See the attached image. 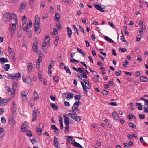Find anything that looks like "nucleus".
<instances>
[{"label": "nucleus", "mask_w": 148, "mask_h": 148, "mask_svg": "<svg viewBox=\"0 0 148 148\" xmlns=\"http://www.w3.org/2000/svg\"><path fill=\"white\" fill-rule=\"evenodd\" d=\"M12 106H13V107L12 108V109L13 110H15L16 109V105L14 102H13L12 103Z\"/></svg>", "instance_id": "052dcab7"}, {"label": "nucleus", "mask_w": 148, "mask_h": 148, "mask_svg": "<svg viewBox=\"0 0 148 148\" xmlns=\"http://www.w3.org/2000/svg\"><path fill=\"white\" fill-rule=\"evenodd\" d=\"M136 104L137 105H139V106L138 107V109L140 110H142V106L141 105V103H136Z\"/></svg>", "instance_id": "5fc2aeb1"}, {"label": "nucleus", "mask_w": 148, "mask_h": 148, "mask_svg": "<svg viewBox=\"0 0 148 148\" xmlns=\"http://www.w3.org/2000/svg\"><path fill=\"white\" fill-rule=\"evenodd\" d=\"M123 144L125 148H130L129 145L126 143H123Z\"/></svg>", "instance_id": "680f3d73"}, {"label": "nucleus", "mask_w": 148, "mask_h": 148, "mask_svg": "<svg viewBox=\"0 0 148 148\" xmlns=\"http://www.w3.org/2000/svg\"><path fill=\"white\" fill-rule=\"evenodd\" d=\"M22 28L24 31H26L27 32V35L28 36H30L31 35V32H29V31H27L29 28V25H22Z\"/></svg>", "instance_id": "0eeeda50"}, {"label": "nucleus", "mask_w": 148, "mask_h": 148, "mask_svg": "<svg viewBox=\"0 0 148 148\" xmlns=\"http://www.w3.org/2000/svg\"><path fill=\"white\" fill-rule=\"evenodd\" d=\"M58 140V138L57 137H55L54 138V145L57 148H60V145L59 144Z\"/></svg>", "instance_id": "6e6552de"}, {"label": "nucleus", "mask_w": 148, "mask_h": 148, "mask_svg": "<svg viewBox=\"0 0 148 148\" xmlns=\"http://www.w3.org/2000/svg\"><path fill=\"white\" fill-rule=\"evenodd\" d=\"M82 73V76L83 78L86 79L88 78L86 74L84 72V73Z\"/></svg>", "instance_id": "6e6d98bb"}, {"label": "nucleus", "mask_w": 148, "mask_h": 148, "mask_svg": "<svg viewBox=\"0 0 148 148\" xmlns=\"http://www.w3.org/2000/svg\"><path fill=\"white\" fill-rule=\"evenodd\" d=\"M60 17V15L58 13H56L55 16V18L58 20L59 19Z\"/></svg>", "instance_id": "c9c22d12"}, {"label": "nucleus", "mask_w": 148, "mask_h": 148, "mask_svg": "<svg viewBox=\"0 0 148 148\" xmlns=\"http://www.w3.org/2000/svg\"><path fill=\"white\" fill-rule=\"evenodd\" d=\"M27 84L30 85H32V82L31 78L30 76H29L27 77Z\"/></svg>", "instance_id": "393cba45"}, {"label": "nucleus", "mask_w": 148, "mask_h": 148, "mask_svg": "<svg viewBox=\"0 0 148 148\" xmlns=\"http://www.w3.org/2000/svg\"><path fill=\"white\" fill-rule=\"evenodd\" d=\"M23 24V25H28V22L26 19V17L25 15H24L22 18V19Z\"/></svg>", "instance_id": "f8f14e48"}, {"label": "nucleus", "mask_w": 148, "mask_h": 148, "mask_svg": "<svg viewBox=\"0 0 148 148\" xmlns=\"http://www.w3.org/2000/svg\"><path fill=\"white\" fill-rule=\"evenodd\" d=\"M94 5L96 8L97 10L101 12H104L103 9L101 8V6L98 4H94Z\"/></svg>", "instance_id": "9b49d317"}, {"label": "nucleus", "mask_w": 148, "mask_h": 148, "mask_svg": "<svg viewBox=\"0 0 148 148\" xmlns=\"http://www.w3.org/2000/svg\"><path fill=\"white\" fill-rule=\"evenodd\" d=\"M53 79L56 82H58L59 77H58L57 75L54 76L53 77Z\"/></svg>", "instance_id": "3c124183"}, {"label": "nucleus", "mask_w": 148, "mask_h": 148, "mask_svg": "<svg viewBox=\"0 0 148 148\" xmlns=\"http://www.w3.org/2000/svg\"><path fill=\"white\" fill-rule=\"evenodd\" d=\"M125 64L123 65V66L124 67H127V64L129 63L126 60H124Z\"/></svg>", "instance_id": "13d9d810"}, {"label": "nucleus", "mask_w": 148, "mask_h": 148, "mask_svg": "<svg viewBox=\"0 0 148 148\" xmlns=\"http://www.w3.org/2000/svg\"><path fill=\"white\" fill-rule=\"evenodd\" d=\"M79 72L80 73H84V71L83 70V69L82 68H80L79 67L78 68V69H77V72Z\"/></svg>", "instance_id": "49530a36"}, {"label": "nucleus", "mask_w": 148, "mask_h": 148, "mask_svg": "<svg viewBox=\"0 0 148 148\" xmlns=\"http://www.w3.org/2000/svg\"><path fill=\"white\" fill-rule=\"evenodd\" d=\"M40 19L38 16H36L35 17V23H40Z\"/></svg>", "instance_id": "c756f323"}, {"label": "nucleus", "mask_w": 148, "mask_h": 148, "mask_svg": "<svg viewBox=\"0 0 148 148\" xmlns=\"http://www.w3.org/2000/svg\"><path fill=\"white\" fill-rule=\"evenodd\" d=\"M39 24L40 23H34V29H36L38 28H40L39 27Z\"/></svg>", "instance_id": "de8ad7c7"}, {"label": "nucleus", "mask_w": 148, "mask_h": 148, "mask_svg": "<svg viewBox=\"0 0 148 148\" xmlns=\"http://www.w3.org/2000/svg\"><path fill=\"white\" fill-rule=\"evenodd\" d=\"M33 68V66L32 64L31 63H29L28 64L27 66V69L28 71V72L29 73L31 72Z\"/></svg>", "instance_id": "2eb2a0df"}, {"label": "nucleus", "mask_w": 148, "mask_h": 148, "mask_svg": "<svg viewBox=\"0 0 148 148\" xmlns=\"http://www.w3.org/2000/svg\"><path fill=\"white\" fill-rule=\"evenodd\" d=\"M64 68L65 70L66 71L67 73H69L70 75H71V71H70L68 67L67 66H64Z\"/></svg>", "instance_id": "bb28decb"}, {"label": "nucleus", "mask_w": 148, "mask_h": 148, "mask_svg": "<svg viewBox=\"0 0 148 148\" xmlns=\"http://www.w3.org/2000/svg\"><path fill=\"white\" fill-rule=\"evenodd\" d=\"M42 57L40 55L39 56V58L37 60V62H39L40 63V62H42Z\"/></svg>", "instance_id": "bf43d9fd"}, {"label": "nucleus", "mask_w": 148, "mask_h": 148, "mask_svg": "<svg viewBox=\"0 0 148 148\" xmlns=\"http://www.w3.org/2000/svg\"><path fill=\"white\" fill-rule=\"evenodd\" d=\"M37 113L36 110H34L33 113V119L32 121L35 122L37 120Z\"/></svg>", "instance_id": "9d476101"}, {"label": "nucleus", "mask_w": 148, "mask_h": 148, "mask_svg": "<svg viewBox=\"0 0 148 148\" xmlns=\"http://www.w3.org/2000/svg\"><path fill=\"white\" fill-rule=\"evenodd\" d=\"M0 62L1 63L3 64L4 63L8 62V59L4 58H0Z\"/></svg>", "instance_id": "6ab92c4d"}, {"label": "nucleus", "mask_w": 148, "mask_h": 148, "mask_svg": "<svg viewBox=\"0 0 148 148\" xmlns=\"http://www.w3.org/2000/svg\"><path fill=\"white\" fill-rule=\"evenodd\" d=\"M99 75H97L95 77H93L92 80L94 82H97L99 81Z\"/></svg>", "instance_id": "412c9836"}, {"label": "nucleus", "mask_w": 148, "mask_h": 148, "mask_svg": "<svg viewBox=\"0 0 148 148\" xmlns=\"http://www.w3.org/2000/svg\"><path fill=\"white\" fill-rule=\"evenodd\" d=\"M112 114L114 119L116 120H117L119 119V117L116 112L114 111Z\"/></svg>", "instance_id": "4be33fe9"}, {"label": "nucleus", "mask_w": 148, "mask_h": 148, "mask_svg": "<svg viewBox=\"0 0 148 148\" xmlns=\"http://www.w3.org/2000/svg\"><path fill=\"white\" fill-rule=\"evenodd\" d=\"M10 57V58L12 59L13 60H15V53L14 52L9 53Z\"/></svg>", "instance_id": "5701e85b"}, {"label": "nucleus", "mask_w": 148, "mask_h": 148, "mask_svg": "<svg viewBox=\"0 0 148 148\" xmlns=\"http://www.w3.org/2000/svg\"><path fill=\"white\" fill-rule=\"evenodd\" d=\"M71 143L74 146H75L77 147L82 148V146L79 143L73 140H71Z\"/></svg>", "instance_id": "1a4fd4ad"}, {"label": "nucleus", "mask_w": 148, "mask_h": 148, "mask_svg": "<svg viewBox=\"0 0 148 148\" xmlns=\"http://www.w3.org/2000/svg\"><path fill=\"white\" fill-rule=\"evenodd\" d=\"M38 44V42L37 40H34L33 43L32 48L33 51L36 53L40 55L41 53V52L40 50L37 47Z\"/></svg>", "instance_id": "7ed1b4c3"}, {"label": "nucleus", "mask_w": 148, "mask_h": 148, "mask_svg": "<svg viewBox=\"0 0 148 148\" xmlns=\"http://www.w3.org/2000/svg\"><path fill=\"white\" fill-rule=\"evenodd\" d=\"M38 77L40 80L42 81V77L41 73V71H39L38 73Z\"/></svg>", "instance_id": "58836bf2"}, {"label": "nucleus", "mask_w": 148, "mask_h": 148, "mask_svg": "<svg viewBox=\"0 0 148 148\" xmlns=\"http://www.w3.org/2000/svg\"><path fill=\"white\" fill-rule=\"evenodd\" d=\"M81 104V102H80L79 101L75 102L72 107V112L76 110L77 108H78V106Z\"/></svg>", "instance_id": "423d86ee"}, {"label": "nucleus", "mask_w": 148, "mask_h": 148, "mask_svg": "<svg viewBox=\"0 0 148 148\" xmlns=\"http://www.w3.org/2000/svg\"><path fill=\"white\" fill-rule=\"evenodd\" d=\"M23 100L25 102H26L27 101V95L21 96Z\"/></svg>", "instance_id": "c03bdc74"}, {"label": "nucleus", "mask_w": 148, "mask_h": 148, "mask_svg": "<svg viewBox=\"0 0 148 148\" xmlns=\"http://www.w3.org/2000/svg\"><path fill=\"white\" fill-rule=\"evenodd\" d=\"M73 26L74 28V30L75 31V32L76 33L77 35H79V33L78 32V30L77 29V27H76V26L75 25H73Z\"/></svg>", "instance_id": "a18cd8bd"}, {"label": "nucleus", "mask_w": 148, "mask_h": 148, "mask_svg": "<svg viewBox=\"0 0 148 148\" xmlns=\"http://www.w3.org/2000/svg\"><path fill=\"white\" fill-rule=\"evenodd\" d=\"M65 133H66L69 131V124H65Z\"/></svg>", "instance_id": "f704fd0d"}, {"label": "nucleus", "mask_w": 148, "mask_h": 148, "mask_svg": "<svg viewBox=\"0 0 148 148\" xmlns=\"http://www.w3.org/2000/svg\"><path fill=\"white\" fill-rule=\"evenodd\" d=\"M5 70L6 71H8L10 67V65L9 64H5L3 66Z\"/></svg>", "instance_id": "473e14b6"}, {"label": "nucleus", "mask_w": 148, "mask_h": 148, "mask_svg": "<svg viewBox=\"0 0 148 148\" xmlns=\"http://www.w3.org/2000/svg\"><path fill=\"white\" fill-rule=\"evenodd\" d=\"M70 62L73 63L77 64L78 63L79 61L77 60H75L74 59H71L70 60Z\"/></svg>", "instance_id": "cd10ccee"}, {"label": "nucleus", "mask_w": 148, "mask_h": 148, "mask_svg": "<svg viewBox=\"0 0 148 148\" xmlns=\"http://www.w3.org/2000/svg\"><path fill=\"white\" fill-rule=\"evenodd\" d=\"M7 77L9 79L18 80L21 77V74L19 73H13L10 74H8Z\"/></svg>", "instance_id": "20e7f679"}, {"label": "nucleus", "mask_w": 148, "mask_h": 148, "mask_svg": "<svg viewBox=\"0 0 148 148\" xmlns=\"http://www.w3.org/2000/svg\"><path fill=\"white\" fill-rule=\"evenodd\" d=\"M83 88L84 94L86 95H87L88 94V90L87 89V88L85 87Z\"/></svg>", "instance_id": "4c0bfd02"}, {"label": "nucleus", "mask_w": 148, "mask_h": 148, "mask_svg": "<svg viewBox=\"0 0 148 148\" xmlns=\"http://www.w3.org/2000/svg\"><path fill=\"white\" fill-rule=\"evenodd\" d=\"M50 106L54 109L56 110H58L59 109L58 106L53 103H50Z\"/></svg>", "instance_id": "f3484780"}, {"label": "nucleus", "mask_w": 148, "mask_h": 148, "mask_svg": "<svg viewBox=\"0 0 148 148\" xmlns=\"http://www.w3.org/2000/svg\"><path fill=\"white\" fill-rule=\"evenodd\" d=\"M50 98L51 100L53 101H55L56 100V98L53 96H52V95H50Z\"/></svg>", "instance_id": "774afa93"}, {"label": "nucleus", "mask_w": 148, "mask_h": 148, "mask_svg": "<svg viewBox=\"0 0 148 148\" xmlns=\"http://www.w3.org/2000/svg\"><path fill=\"white\" fill-rule=\"evenodd\" d=\"M42 128H38L37 129V134L39 135H40L42 132Z\"/></svg>", "instance_id": "37998d69"}, {"label": "nucleus", "mask_w": 148, "mask_h": 148, "mask_svg": "<svg viewBox=\"0 0 148 148\" xmlns=\"http://www.w3.org/2000/svg\"><path fill=\"white\" fill-rule=\"evenodd\" d=\"M13 21L15 22L14 23H12L10 25V28L11 30V34L12 37L14 36V32L16 29V25L17 24V20H15Z\"/></svg>", "instance_id": "f03ea898"}, {"label": "nucleus", "mask_w": 148, "mask_h": 148, "mask_svg": "<svg viewBox=\"0 0 148 148\" xmlns=\"http://www.w3.org/2000/svg\"><path fill=\"white\" fill-rule=\"evenodd\" d=\"M34 99L36 100H38L39 98L38 94L35 91L34 93Z\"/></svg>", "instance_id": "b1692460"}, {"label": "nucleus", "mask_w": 148, "mask_h": 148, "mask_svg": "<svg viewBox=\"0 0 148 148\" xmlns=\"http://www.w3.org/2000/svg\"><path fill=\"white\" fill-rule=\"evenodd\" d=\"M26 134L29 137H31L32 135V133L30 130H28L27 131Z\"/></svg>", "instance_id": "e433bc0d"}, {"label": "nucleus", "mask_w": 148, "mask_h": 148, "mask_svg": "<svg viewBox=\"0 0 148 148\" xmlns=\"http://www.w3.org/2000/svg\"><path fill=\"white\" fill-rule=\"evenodd\" d=\"M74 95V94L73 93H68L67 95V96L66 97V98H72Z\"/></svg>", "instance_id": "603ef678"}, {"label": "nucleus", "mask_w": 148, "mask_h": 148, "mask_svg": "<svg viewBox=\"0 0 148 148\" xmlns=\"http://www.w3.org/2000/svg\"><path fill=\"white\" fill-rule=\"evenodd\" d=\"M81 117L79 116H76L74 120L77 122H79L81 120Z\"/></svg>", "instance_id": "c85d7f7f"}, {"label": "nucleus", "mask_w": 148, "mask_h": 148, "mask_svg": "<svg viewBox=\"0 0 148 148\" xmlns=\"http://www.w3.org/2000/svg\"><path fill=\"white\" fill-rule=\"evenodd\" d=\"M36 33L37 34H38L40 32V28H38L35 29Z\"/></svg>", "instance_id": "338daca9"}, {"label": "nucleus", "mask_w": 148, "mask_h": 148, "mask_svg": "<svg viewBox=\"0 0 148 148\" xmlns=\"http://www.w3.org/2000/svg\"><path fill=\"white\" fill-rule=\"evenodd\" d=\"M127 117L129 119H131L133 118H135L136 117H135V116L133 114H132V115L129 114L128 116Z\"/></svg>", "instance_id": "8fccbe9b"}, {"label": "nucleus", "mask_w": 148, "mask_h": 148, "mask_svg": "<svg viewBox=\"0 0 148 148\" xmlns=\"http://www.w3.org/2000/svg\"><path fill=\"white\" fill-rule=\"evenodd\" d=\"M128 125L129 126L133 128H135L136 127V125L135 124L133 123H129Z\"/></svg>", "instance_id": "2f4dec72"}, {"label": "nucleus", "mask_w": 148, "mask_h": 148, "mask_svg": "<svg viewBox=\"0 0 148 148\" xmlns=\"http://www.w3.org/2000/svg\"><path fill=\"white\" fill-rule=\"evenodd\" d=\"M63 117L64 120L65 124H69V118L67 117V115H66L64 116Z\"/></svg>", "instance_id": "4468645a"}, {"label": "nucleus", "mask_w": 148, "mask_h": 148, "mask_svg": "<svg viewBox=\"0 0 148 148\" xmlns=\"http://www.w3.org/2000/svg\"><path fill=\"white\" fill-rule=\"evenodd\" d=\"M24 123H23V125L21 127V129L24 132H25L27 130V127L25 125Z\"/></svg>", "instance_id": "a878e982"}, {"label": "nucleus", "mask_w": 148, "mask_h": 148, "mask_svg": "<svg viewBox=\"0 0 148 148\" xmlns=\"http://www.w3.org/2000/svg\"><path fill=\"white\" fill-rule=\"evenodd\" d=\"M86 84L87 85L86 86H85V87L87 88V89H89L91 87V84L90 82L88 81L87 83H86Z\"/></svg>", "instance_id": "79ce46f5"}, {"label": "nucleus", "mask_w": 148, "mask_h": 148, "mask_svg": "<svg viewBox=\"0 0 148 148\" xmlns=\"http://www.w3.org/2000/svg\"><path fill=\"white\" fill-rule=\"evenodd\" d=\"M5 131L4 129L2 128H0V138L4 136Z\"/></svg>", "instance_id": "dca6fc26"}, {"label": "nucleus", "mask_w": 148, "mask_h": 148, "mask_svg": "<svg viewBox=\"0 0 148 148\" xmlns=\"http://www.w3.org/2000/svg\"><path fill=\"white\" fill-rule=\"evenodd\" d=\"M144 112L146 113L148 112V106H144Z\"/></svg>", "instance_id": "e2e57ef3"}, {"label": "nucleus", "mask_w": 148, "mask_h": 148, "mask_svg": "<svg viewBox=\"0 0 148 148\" xmlns=\"http://www.w3.org/2000/svg\"><path fill=\"white\" fill-rule=\"evenodd\" d=\"M73 136H67L66 138V140L68 142H69L70 140L73 139Z\"/></svg>", "instance_id": "a19ab883"}, {"label": "nucleus", "mask_w": 148, "mask_h": 148, "mask_svg": "<svg viewBox=\"0 0 148 148\" xmlns=\"http://www.w3.org/2000/svg\"><path fill=\"white\" fill-rule=\"evenodd\" d=\"M26 5V3L25 2H23L21 3L20 5V10L22 12V10L24 9Z\"/></svg>", "instance_id": "ddd939ff"}, {"label": "nucleus", "mask_w": 148, "mask_h": 148, "mask_svg": "<svg viewBox=\"0 0 148 148\" xmlns=\"http://www.w3.org/2000/svg\"><path fill=\"white\" fill-rule=\"evenodd\" d=\"M51 128L53 130H54L56 131H57L58 130V129L56 127V126L54 125H52L51 126Z\"/></svg>", "instance_id": "4d7b16f0"}, {"label": "nucleus", "mask_w": 148, "mask_h": 148, "mask_svg": "<svg viewBox=\"0 0 148 148\" xmlns=\"http://www.w3.org/2000/svg\"><path fill=\"white\" fill-rule=\"evenodd\" d=\"M77 49L78 52L83 54V57L85 56V53L84 52H83V51L80 48H77Z\"/></svg>", "instance_id": "7c9ffc66"}, {"label": "nucleus", "mask_w": 148, "mask_h": 148, "mask_svg": "<svg viewBox=\"0 0 148 148\" xmlns=\"http://www.w3.org/2000/svg\"><path fill=\"white\" fill-rule=\"evenodd\" d=\"M106 40L108 41L110 43H113L114 42V41L110 38H104Z\"/></svg>", "instance_id": "ea45409f"}, {"label": "nucleus", "mask_w": 148, "mask_h": 148, "mask_svg": "<svg viewBox=\"0 0 148 148\" xmlns=\"http://www.w3.org/2000/svg\"><path fill=\"white\" fill-rule=\"evenodd\" d=\"M28 94V92L27 90H25L23 91L21 93V95H27Z\"/></svg>", "instance_id": "72a5a7b5"}, {"label": "nucleus", "mask_w": 148, "mask_h": 148, "mask_svg": "<svg viewBox=\"0 0 148 148\" xmlns=\"http://www.w3.org/2000/svg\"><path fill=\"white\" fill-rule=\"evenodd\" d=\"M17 17L15 14H12L10 13H7L4 14L3 17V21L5 22H8L17 20Z\"/></svg>", "instance_id": "f257e3e1"}, {"label": "nucleus", "mask_w": 148, "mask_h": 148, "mask_svg": "<svg viewBox=\"0 0 148 148\" xmlns=\"http://www.w3.org/2000/svg\"><path fill=\"white\" fill-rule=\"evenodd\" d=\"M140 80L142 82H147L148 81L147 77L144 76H141L140 78Z\"/></svg>", "instance_id": "a211bd4d"}, {"label": "nucleus", "mask_w": 148, "mask_h": 148, "mask_svg": "<svg viewBox=\"0 0 148 148\" xmlns=\"http://www.w3.org/2000/svg\"><path fill=\"white\" fill-rule=\"evenodd\" d=\"M108 23L112 28H115V26H114V24L113 23L109 21L108 22Z\"/></svg>", "instance_id": "0e129e2a"}, {"label": "nucleus", "mask_w": 148, "mask_h": 148, "mask_svg": "<svg viewBox=\"0 0 148 148\" xmlns=\"http://www.w3.org/2000/svg\"><path fill=\"white\" fill-rule=\"evenodd\" d=\"M139 116L140 117V119H142L145 118V116L144 114H139Z\"/></svg>", "instance_id": "69168bd1"}, {"label": "nucleus", "mask_w": 148, "mask_h": 148, "mask_svg": "<svg viewBox=\"0 0 148 148\" xmlns=\"http://www.w3.org/2000/svg\"><path fill=\"white\" fill-rule=\"evenodd\" d=\"M50 38H46L45 39L44 42L42 44V47H46V46L50 47Z\"/></svg>", "instance_id": "39448f33"}, {"label": "nucleus", "mask_w": 148, "mask_h": 148, "mask_svg": "<svg viewBox=\"0 0 148 148\" xmlns=\"http://www.w3.org/2000/svg\"><path fill=\"white\" fill-rule=\"evenodd\" d=\"M67 31L68 36L69 37H70L72 33V30L69 27H67Z\"/></svg>", "instance_id": "aec40b11"}, {"label": "nucleus", "mask_w": 148, "mask_h": 148, "mask_svg": "<svg viewBox=\"0 0 148 148\" xmlns=\"http://www.w3.org/2000/svg\"><path fill=\"white\" fill-rule=\"evenodd\" d=\"M1 121L3 123H6V120L5 118L4 117L1 118Z\"/></svg>", "instance_id": "864d4df0"}, {"label": "nucleus", "mask_w": 148, "mask_h": 148, "mask_svg": "<svg viewBox=\"0 0 148 148\" xmlns=\"http://www.w3.org/2000/svg\"><path fill=\"white\" fill-rule=\"evenodd\" d=\"M74 97L77 100H79L80 99L81 96L80 95H76L74 96Z\"/></svg>", "instance_id": "09e8293b"}]
</instances>
